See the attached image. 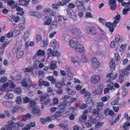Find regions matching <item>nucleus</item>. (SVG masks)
I'll return each mask as SVG.
<instances>
[{
  "instance_id": "nucleus-40",
  "label": "nucleus",
  "mask_w": 130,
  "mask_h": 130,
  "mask_svg": "<svg viewBox=\"0 0 130 130\" xmlns=\"http://www.w3.org/2000/svg\"><path fill=\"white\" fill-rule=\"evenodd\" d=\"M47 78L53 84L55 83L56 82V79H54L52 76H49L47 77Z\"/></svg>"
},
{
  "instance_id": "nucleus-33",
  "label": "nucleus",
  "mask_w": 130,
  "mask_h": 130,
  "mask_svg": "<svg viewBox=\"0 0 130 130\" xmlns=\"http://www.w3.org/2000/svg\"><path fill=\"white\" fill-rule=\"evenodd\" d=\"M66 90L68 93L70 95H74L76 93L75 91L73 89H70L69 88H67Z\"/></svg>"
},
{
  "instance_id": "nucleus-13",
  "label": "nucleus",
  "mask_w": 130,
  "mask_h": 130,
  "mask_svg": "<svg viewBox=\"0 0 130 130\" xmlns=\"http://www.w3.org/2000/svg\"><path fill=\"white\" fill-rule=\"evenodd\" d=\"M103 86L102 85H100L99 86L97 89L94 90L93 91L94 94H101L103 91Z\"/></svg>"
},
{
  "instance_id": "nucleus-46",
  "label": "nucleus",
  "mask_w": 130,
  "mask_h": 130,
  "mask_svg": "<svg viewBox=\"0 0 130 130\" xmlns=\"http://www.w3.org/2000/svg\"><path fill=\"white\" fill-rule=\"evenodd\" d=\"M85 17L87 18H90L93 17V15L91 12H87L85 14Z\"/></svg>"
},
{
  "instance_id": "nucleus-27",
  "label": "nucleus",
  "mask_w": 130,
  "mask_h": 130,
  "mask_svg": "<svg viewBox=\"0 0 130 130\" xmlns=\"http://www.w3.org/2000/svg\"><path fill=\"white\" fill-rule=\"evenodd\" d=\"M49 96L48 94L47 93L45 94H42L39 96V98L40 99V101H42L44 100L45 99L48 98Z\"/></svg>"
},
{
  "instance_id": "nucleus-4",
  "label": "nucleus",
  "mask_w": 130,
  "mask_h": 130,
  "mask_svg": "<svg viewBox=\"0 0 130 130\" xmlns=\"http://www.w3.org/2000/svg\"><path fill=\"white\" fill-rule=\"evenodd\" d=\"M8 123L6 125V128L7 130H12L13 129H17L15 124L12 121H8Z\"/></svg>"
},
{
  "instance_id": "nucleus-59",
  "label": "nucleus",
  "mask_w": 130,
  "mask_h": 130,
  "mask_svg": "<svg viewBox=\"0 0 130 130\" xmlns=\"http://www.w3.org/2000/svg\"><path fill=\"white\" fill-rule=\"evenodd\" d=\"M57 22L56 21H53L50 27L53 28L54 27H56L57 26Z\"/></svg>"
},
{
  "instance_id": "nucleus-64",
  "label": "nucleus",
  "mask_w": 130,
  "mask_h": 130,
  "mask_svg": "<svg viewBox=\"0 0 130 130\" xmlns=\"http://www.w3.org/2000/svg\"><path fill=\"white\" fill-rule=\"evenodd\" d=\"M125 45H122L120 47V51L121 52H123L125 51Z\"/></svg>"
},
{
  "instance_id": "nucleus-47",
  "label": "nucleus",
  "mask_w": 130,
  "mask_h": 130,
  "mask_svg": "<svg viewBox=\"0 0 130 130\" xmlns=\"http://www.w3.org/2000/svg\"><path fill=\"white\" fill-rule=\"evenodd\" d=\"M36 40L37 43L41 42L42 41V37L40 35H38L36 37Z\"/></svg>"
},
{
  "instance_id": "nucleus-39",
  "label": "nucleus",
  "mask_w": 130,
  "mask_h": 130,
  "mask_svg": "<svg viewBox=\"0 0 130 130\" xmlns=\"http://www.w3.org/2000/svg\"><path fill=\"white\" fill-rule=\"evenodd\" d=\"M61 3H62L60 1H59L58 2L57 4L56 3L53 4L52 6L54 8L57 9L58 8L60 5L61 6Z\"/></svg>"
},
{
  "instance_id": "nucleus-17",
  "label": "nucleus",
  "mask_w": 130,
  "mask_h": 130,
  "mask_svg": "<svg viewBox=\"0 0 130 130\" xmlns=\"http://www.w3.org/2000/svg\"><path fill=\"white\" fill-rule=\"evenodd\" d=\"M45 55V52L41 50H38L36 53L35 55L34 56V59L36 58L38 59L37 58L38 56H43Z\"/></svg>"
},
{
  "instance_id": "nucleus-35",
  "label": "nucleus",
  "mask_w": 130,
  "mask_h": 130,
  "mask_svg": "<svg viewBox=\"0 0 130 130\" xmlns=\"http://www.w3.org/2000/svg\"><path fill=\"white\" fill-rule=\"evenodd\" d=\"M22 46V43L21 42H18L17 43L15 47L18 50H20L21 49H23L24 50L23 48H21Z\"/></svg>"
},
{
  "instance_id": "nucleus-63",
  "label": "nucleus",
  "mask_w": 130,
  "mask_h": 130,
  "mask_svg": "<svg viewBox=\"0 0 130 130\" xmlns=\"http://www.w3.org/2000/svg\"><path fill=\"white\" fill-rule=\"evenodd\" d=\"M115 58L117 61L119 60L120 59V56L117 52L115 53Z\"/></svg>"
},
{
  "instance_id": "nucleus-41",
  "label": "nucleus",
  "mask_w": 130,
  "mask_h": 130,
  "mask_svg": "<svg viewBox=\"0 0 130 130\" xmlns=\"http://www.w3.org/2000/svg\"><path fill=\"white\" fill-rule=\"evenodd\" d=\"M23 101L24 103H27L29 102L31 99L27 97H23Z\"/></svg>"
},
{
  "instance_id": "nucleus-38",
  "label": "nucleus",
  "mask_w": 130,
  "mask_h": 130,
  "mask_svg": "<svg viewBox=\"0 0 130 130\" xmlns=\"http://www.w3.org/2000/svg\"><path fill=\"white\" fill-rule=\"evenodd\" d=\"M29 36V32L28 31H26L25 32L23 36L22 37L23 39L26 40L28 38Z\"/></svg>"
},
{
  "instance_id": "nucleus-58",
  "label": "nucleus",
  "mask_w": 130,
  "mask_h": 130,
  "mask_svg": "<svg viewBox=\"0 0 130 130\" xmlns=\"http://www.w3.org/2000/svg\"><path fill=\"white\" fill-rule=\"evenodd\" d=\"M110 97L109 96H104L102 98L101 100L103 102H105L109 99Z\"/></svg>"
},
{
  "instance_id": "nucleus-26",
  "label": "nucleus",
  "mask_w": 130,
  "mask_h": 130,
  "mask_svg": "<svg viewBox=\"0 0 130 130\" xmlns=\"http://www.w3.org/2000/svg\"><path fill=\"white\" fill-rule=\"evenodd\" d=\"M23 49H21L20 50H18L17 54V58H21L24 54Z\"/></svg>"
},
{
  "instance_id": "nucleus-22",
  "label": "nucleus",
  "mask_w": 130,
  "mask_h": 130,
  "mask_svg": "<svg viewBox=\"0 0 130 130\" xmlns=\"http://www.w3.org/2000/svg\"><path fill=\"white\" fill-rule=\"evenodd\" d=\"M66 102L65 101L60 103L58 107L59 109L60 110L64 109L66 106Z\"/></svg>"
},
{
  "instance_id": "nucleus-25",
  "label": "nucleus",
  "mask_w": 130,
  "mask_h": 130,
  "mask_svg": "<svg viewBox=\"0 0 130 130\" xmlns=\"http://www.w3.org/2000/svg\"><path fill=\"white\" fill-rule=\"evenodd\" d=\"M8 4L10 6L12 9H14L17 7V4L15 2L13 1H9L8 2Z\"/></svg>"
},
{
  "instance_id": "nucleus-54",
  "label": "nucleus",
  "mask_w": 130,
  "mask_h": 130,
  "mask_svg": "<svg viewBox=\"0 0 130 130\" xmlns=\"http://www.w3.org/2000/svg\"><path fill=\"white\" fill-rule=\"evenodd\" d=\"M124 76L123 75L120 74L119 76V82L121 83H122L124 81Z\"/></svg>"
},
{
  "instance_id": "nucleus-3",
  "label": "nucleus",
  "mask_w": 130,
  "mask_h": 130,
  "mask_svg": "<svg viewBox=\"0 0 130 130\" xmlns=\"http://www.w3.org/2000/svg\"><path fill=\"white\" fill-rule=\"evenodd\" d=\"M121 4L122 6H125L123 10V14L124 15H126L130 10L129 3L122 2V3Z\"/></svg>"
},
{
  "instance_id": "nucleus-20",
  "label": "nucleus",
  "mask_w": 130,
  "mask_h": 130,
  "mask_svg": "<svg viewBox=\"0 0 130 130\" xmlns=\"http://www.w3.org/2000/svg\"><path fill=\"white\" fill-rule=\"evenodd\" d=\"M31 111L34 114H37L38 116H40L41 114L40 109L38 108L33 107Z\"/></svg>"
},
{
  "instance_id": "nucleus-9",
  "label": "nucleus",
  "mask_w": 130,
  "mask_h": 130,
  "mask_svg": "<svg viewBox=\"0 0 130 130\" xmlns=\"http://www.w3.org/2000/svg\"><path fill=\"white\" fill-rule=\"evenodd\" d=\"M89 34L92 35H95L97 33L96 28L94 27L91 26L88 28Z\"/></svg>"
},
{
  "instance_id": "nucleus-1",
  "label": "nucleus",
  "mask_w": 130,
  "mask_h": 130,
  "mask_svg": "<svg viewBox=\"0 0 130 130\" xmlns=\"http://www.w3.org/2000/svg\"><path fill=\"white\" fill-rule=\"evenodd\" d=\"M118 74L117 73H113L111 72L107 74L106 75V77L107 78H110V79L107 80V83H112L111 82L112 80H114L117 77Z\"/></svg>"
},
{
  "instance_id": "nucleus-15",
  "label": "nucleus",
  "mask_w": 130,
  "mask_h": 130,
  "mask_svg": "<svg viewBox=\"0 0 130 130\" xmlns=\"http://www.w3.org/2000/svg\"><path fill=\"white\" fill-rule=\"evenodd\" d=\"M13 102L12 101H6L2 102L3 106L6 108H10L12 106Z\"/></svg>"
},
{
  "instance_id": "nucleus-11",
  "label": "nucleus",
  "mask_w": 130,
  "mask_h": 130,
  "mask_svg": "<svg viewBox=\"0 0 130 130\" xmlns=\"http://www.w3.org/2000/svg\"><path fill=\"white\" fill-rule=\"evenodd\" d=\"M52 46L53 47L55 50L58 49L59 47V43L55 39H52L50 42Z\"/></svg>"
},
{
  "instance_id": "nucleus-23",
  "label": "nucleus",
  "mask_w": 130,
  "mask_h": 130,
  "mask_svg": "<svg viewBox=\"0 0 130 130\" xmlns=\"http://www.w3.org/2000/svg\"><path fill=\"white\" fill-rule=\"evenodd\" d=\"M5 85H6L7 87L9 86L11 89L13 88L15 86V85L12 80L8 81L7 83H5Z\"/></svg>"
},
{
  "instance_id": "nucleus-42",
  "label": "nucleus",
  "mask_w": 130,
  "mask_h": 130,
  "mask_svg": "<svg viewBox=\"0 0 130 130\" xmlns=\"http://www.w3.org/2000/svg\"><path fill=\"white\" fill-rule=\"evenodd\" d=\"M121 73V74H123L125 75H126L128 73V71L126 69H124L123 70H121L119 71Z\"/></svg>"
},
{
  "instance_id": "nucleus-56",
  "label": "nucleus",
  "mask_w": 130,
  "mask_h": 130,
  "mask_svg": "<svg viewBox=\"0 0 130 130\" xmlns=\"http://www.w3.org/2000/svg\"><path fill=\"white\" fill-rule=\"evenodd\" d=\"M61 112L58 111L56 112L54 115V117L55 118H58L60 116Z\"/></svg>"
},
{
  "instance_id": "nucleus-2",
  "label": "nucleus",
  "mask_w": 130,
  "mask_h": 130,
  "mask_svg": "<svg viewBox=\"0 0 130 130\" xmlns=\"http://www.w3.org/2000/svg\"><path fill=\"white\" fill-rule=\"evenodd\" d=\"M113 83H108L107 84V88H105L104 89V94H106L108 93L110 90L112 92L114 91L115 90V88L114 86Z\"/></svg>"
},
{
  "instance_id": "nucleus-55",
  "label": "nucleus",
  "mask_w": 130,
  "mask_h": 130,
  "mask_svg": "<svg viewBox=\"0 0 130 130\" xmlns=\"http://www.w3.org/2000/svg\"><path fill=\"white\" fill-rule=\"evenodd\" d=\"M85 124L87 127H91V122L89 120L85 122Z\"/></svg>"
},
{
  "instance_id": "nucleus-36",
  "label": "nucleus",
  "mask_w": 130,
  "mask_h": 130,
  "mask_svg": "<svg viewBox=\"0 0 130 130\" xmlns=\"http://www.w3.org/2000/svg\"><path fill=\"white\" fill-rule=\"evenodd\" d=\"M29 80L30 83H29L28 84L26 81H23L22 83V86L24 87H27L28 85H31L32 84V82L30 80Z\"/></svg>"
},
{
  "instance_id": "nucleus-16",
  "label": "nucleus",
  "mask_w": 130,
  "mask_h": 130,
  "mask_svg": "<svg viewBox=\"0 0 130 130\" xmlns=\"http://www.w3.org/2000/svg\"><path fill=\"white\" fill-rule=\"evenodd\" d=\"M76 5L77 6L78 8L81 10H83L84 9V6L81 1L76 0L75 2Z\"/></svg>"
},
{
  "instance_id": "nucleus-10",
  "label": "nucleus",
  "mask_w": 130,
  "mask_h": 130,
  "mask_svg": "<svg viewBox=\"0 0 130 130\" xmlns=\"http://www.w3.org/2000/svg\"><path fill=\"white\" fill-rule=\"evenodd\" d=\"M74 109L75 108L73 107L67 108L62 113L65 116H68L73 112Z\"/></svg>"
},
{
  "instance_id": "nucleus-6",
  "label": "nucleus",
  "mask_w": 130,
  "mask_h": 130,
  "mask_svg": "<svg viewBox=\"0 0 130 130\" xmlns=\"http://www.w3.org/2000/svg\"><path fill=\"white\" fill-rule=\"evenodd\" d=\"M70 32L75 36H79L81 34V30L78 28L73 27L70 30Z\"/></svg>"
},
{
  "instance_id": "nucleus-49",
  "label": "nucleus",
  "mask_w": 130,
  "mask_h": 130,
  "mask_svg": "<svg viewBox=\"0 0 130 130\" xmlns=\"http://www.w3.org/2000/svg\"><path fill=\"white\" fill-rule=\"evenodd\" d=\"M40 61L38 60L36 61L33 65V67L37 69L38 68L39 64Z\"/></svg>"
},
{
  "instance_id": "nucleus-51",
  "label": "nucleus",
  "mask_w": 130,
  "mask_h": 130,
  "mask_svg": "<svg viewBox=\"0 0 130 130\" xmlns=\"http://www.w3.org/2000/svg\"><path fill=\"white\" fill-rule=\"evenodd\" d=\"M59 102V101L58 98L54 97L53 100V103L54 105L57 104Z\"/></svg>"
},
{
  "instance_id": "nucleus-29",
  "label": "nucleus",
  "mask_w": 130,
  "mask_h": 130,
  "mask_svg": "<svg viewBox=\"0 0 130 130\" xmlns=\"http://www.w3.org/2000/svg\"><path fill=\"white\" fill-rule=\"evenodd\" d=\"M106 26V27L109 28V29L110 31L111 32H113L114 30V28L112 27H113L112 26V24H111V23L110 22H107L105 24Z\"/></svg>"
},
{
  "instance_id": "nucleus-30",
  "label": "nucleus",
  "mask_w": 130,
  "mask_h": 130,
  "mask_svg": "<svg viewBox=\"0 0 130 130\" xmlns=\"http://www.w3.org/2000/svg\"><path fill=\"white\" fill-rule=\"evenodd\" d=\"M13 97V94L9 93H7L4 96V98L8 100L10 99H12Z\"/></svg>"
},
{
  "instance_id": "nucleus-44",
  "label": "nucleus",
  "mask_w": 130,
  "mask_h": 130,
  "mask_svg": "<svg viewBox=\"0 0 130 130\" xmlns=\"http://www.w3.org/2000/svg\"><path fill=\"white\" fill-rule=\"evenodd\" d=\"M14 91L16 93L18 94H20L22 92L21 89L20 87L15 88L14 89Z\"/></svg>"
},
{
  "instance_id": "nucleus-32",
  "label": "nucleus",
  "mask_w": 130,
  "mask_h": 130,
  "mask_svg": "<svg viewBox=\"0 0 130 130\" xmlns=\"http://www.w3.org/2000/svg\"><path fill=\"white\" fill-rule=\"evenodd\" d=\"M110 66V68H111V71L113 70L114 69L115 67V61L114 59L111 60L109 64Z\"/></svg>"
},
{
  "instance_id": "nucleus-24",
  "label": "nucleus",
  "mask_w": 130,
  "mask_h": 130,
  "mask_svg": "<svg viewBox=\"0 0 130 130\" xmlns=\"http://www.w3.org/2000/svg\"><path fill=\"white\" fill-rule=\"evenodd\" d=\"M40 121L43 124H45L47 122H49L51 121V119L49 117H47L46 119L41 118L40 119Z\"/></svg>"
},
{
  "instance_id": "nucleus-45",
  "label": "nucleus",
  "mask_w": 130,
  "mask_h": 130,
  "mask_svg": "<svg viewBox=\"0 0 130 130\" xmlns=\"http://www.w3.org/2000/svg\"><path fill=\"white\" fill-rule=\"evenodd\" d=\"M25 24L24 21L23 23H20L19 26L20 29L22 30L24 29L25 27Z\"/></svg>"
},
{
  "instance_id": "nucleus-60",
  "label": "nucleus",
  "mask_w": 130,
  "mask_h": 130,
  "mask_svg": "<svg viewBox=\"0 0 130 130\" xmlns=\"http://www.w3.org/2000/svg\"><path fill=\"white\" fill-rule=\"evenodd\" d=\"M13 36V33L12 31H10L7 34V36L8 38H12Z\"/></svg>"
},
{
  "instance_id": "nucleus-43",
  "label": "nucleus",
  "mask_w": 130,
  "mask_h": 130,
  "mask_svg": "<svg viewBox=\"0 0 130 130\" xmlns=\"http://www.w3.org/2000/svg\"><path fill=\"white\" fill-rule=\"evenodd\" d=\"M66 85V84L63 82L57 83L55 84V86L57 88H60L61 87V85Z\"/></svg>"
},
{
  "instance_id": "nucleus-34",
  "label": "nucleus",
  "mask_w": 130,
  "mask_h": 130,
  "mask_svg": "<svg viewBox=\"0 0 130 130\" xmlns=\"http://www.w3.org/2000/svg\"><path fill=\"white\" fill-rule=\"evenodd\" d=\"M86 103L87 104H89L91 105H93V103L92 101V99L90 97H88L87 98V100L86 101Z\"/></svg>"
},
{
  "instance_id": "nucleus-50",
  "label": "nucleus",
  "mask_w": 130,
  "mask_h": 130,
  "mask_svg": "<svg viewBox=\"0 0 130 130\" xmlns=\"http://www.w3.org/2000/svg\"><path fill=\"white\" fill-rule=\"evenodd\" d=\"M130 126V123L129 122H126L124 124L123 127L125 129L127 130Z\"/></svg>"
},
{
  "instance_id": "nucleus-12",
  "label": "nucleus",
  "mask_w": 130,
  "mask_h": 130,
  "mask_svg": "<svg viewBox=\"0 0 130 130\" xmlns=\"http://www.w3.org/2000/svg\"><path fill=\"white\" fill-rule=\"evenodd\" d=\"M92 63L93 67L94 68H98L99 66L100 63L98 61L96 57L93 58L92 60Z\"/></svg>"
},
{
  "instance_id": "nucleus-37",
  "label": "nucleus",
  "mask_w": 130,
  "mask_h": 130,
  "mask_svg": "<svg viewBox=\"0 0 130 130\" xmlns=\"http://www.w3.org/2000/svg\"><path fill=\"white\" fill-rule=\"evenodd\" d=\"M103 106L104 103L103 102H101L97 104V109L100 110H102Z\"/></svg>"
},
{
  "instance_id": "nucleus-18",
  "label": "nucleus",
  "mask_w": 130,
  "mask_h": 130,
  "mask_svg": "<svg viewBox=\"0 0 130 130\" xmlns=\"http://www.w3.org/2000/svg\"><path fill=\"white\" fill-rule=\"evenodd\" d=\"M79 58L77 56H75L72 59V61L74 64L76 66H77L79 64Z\"/></svg>"
},
{
  "instance_id": "nucleus-62",
  "label": "nucleus",
  "mask_w": 130,
  "mask_h": 130,
  "mask_svg": "<svg viewBox=\"0 0 130 130\" xmlns=\"http://www.w3.org/2000/svg\"><path fill=\"white\" fill-rule=\"evenodd\" d=\"M31 128V127L29 124H27L25 127L22 129V130H29Z\"/></svg>"
},
{
  "instance_id": "nucleus-61",
  "label": "nucleus",
  "mask_w": 130,
  "mask_h": 130,
  "mask_svg": "<svg viewBox=\"0 0 130 130\" xmlns=\"http://www.w3.org/2000/svg\"><path fill=\"white\" fill-rule=\"evenodd\" d=\"M21 102L22 99L21 97L20 96L17 97L16 100V102L17 104H19L21 103Z\"/></svg>"
},
{
  "instance_id": "nucleus-8",
  "label": "nucleus",
  "mask_w": 130,
  "mask_h": 130,
  "mask_svg": "<svg viewBox=\"0 0 130 130\" xmlns=\"http://www.w3.org/2000/svg\"><path fill=\"white\" fill-rule=\"evenodd\" d=\"M75 51L77 52L83 53L84 51V48L83 46L80 44H78L74 47Z\"/></svg>"
},
{
  "instance_id": "nucleus-19",
  "label": "nucleus",
  "mask_w": 130,
  "mask_h": 130,
  "mask_svg": "<svg viewBox=\"0 0 130 130\" xmlns=\"http://www.w3.org/2000/svg\"><path fill=\"white\" fill-rule=\"evenodd\" d=\"M68 14L71 18H74L76 17L75 12L70 9H68L67 10Z\"/></svg>"
},
{
  "instance_id": "nucleus-48",
  "label": "nucleus",
  "mask_w": 130,
  "mask_h": 130,
  "mask_svg": "<svg viewBox=\"0 0 130 130\" xmlns=\"http://www.w3.org/2000/svg\"><path fill=\"white\" fill-rule=\"evenodd\" d=\"M81 61L83 62H86L88 61V59L85 55H83L81 59Z\"/></svg>"
},
{
  "instance_id": "nucleus-14",
  "label": "nucleus",
  "mask_w": 130,
  "mask_h": 130,
  "mask_svg": "<svg viewBox=\"0 0 130 130\" xmlns=\"http://www.w3.org/2000/svg\"><path fill=\"white\" fill-rule=\"evenodd\" d=\"M121 17L119 15H117L114 18V21L112 23V26L113 27L116 26L117 24L119 23L120 21Z\"/></svg>"
},
{
  "instance_id": "nucleus-52",
  "label": "nucleus",
  "mask_w": 130,
  "mask_h": 130,
  "mask_svg": "<svg viewBox=\"0 0 130 130\" xmlns=\"http://www.w3.org/2000/svg\"><path fill=\"white\" fill-rule=\"evenodd\" d=\"M67 19H64L63 16L61 15L59 16L58 17V20L59 22H63L65 21L66 20H67Z\"/></svg>"
},
{
  "instance_id": "nucleus-53",
  "label": "nucleus",
  "mask_w": 130,
  "mask_h": 130,
  "mask_svg": "<svg viewBox=\"0 0 130 130\" xmlns=\"http://www.w3.org/2000/svg\"><path fill=\"white\" fill-rule=\"evenodd\" d=\"M104 123L102 122H98L96 125L95 126L96 128H99L102 127Z\"/></svg>"
},
{
  "instance_id": "nucleus-31",
  "label": "nucleus",
  "mask_w": 130,
  "mask_h": 130,
  "mask_svg": "<svg viewBox=\"0 0 130 130\" xmlns=\"http://www.w3.org/2000/svg\"><path fill=\"white\" fill-rule=\"evenodd\" d=\"M29 103V105L28 108L29 109H31L32 108L34 107L36 105V102L34 100H31Z\"/></svg>"
},
{
  "instance_id": "nucleus-28",
  "label": "nucleus",
  "mask_w": 130,
  "mask_h": 130,
  "mask_svg": "<svg viewBox=\"0 0 130 130\" xmlns=\"http://www.w3.org/2000/svg\"><path fill=\"white\" fill-rule=\"evenodd\" d=\"M44 18L46 19L44 23L45 24L47 25H50L52 22L51 19L50 17L47 16L45 17Z\"/></svg>"
},
{
  "instance_id": "nucleus-5",
  "label": "nucleus",
  "mask_w": 130,
  "mask_h": 130,
  "mask_svg": "<svg viewBox=\"0 0 130 130\" xmlns=\"http://www.w3.org/2000/svg\"><path fill=\"white\" fill-rule=\"evenodd\" d=\"M100 77L97 75H93L91 78V83L94 84H96L98 83L100 80Z\"/></svg>"
},
{
  "instance_id": "nucleus-21",
  "label": "nucleus",
  "mask_w": 130,
  "mask_h": 130,
  "mask_svg": "<svg viewBox=\"0 0 130 130\" xmlns=\"http://www.w3.org/2000/svg\"><path fill=\"white\" fill-rule=\"evenodd\" d=\"M57 62L55 61H52L50 63V69L55 70L57 68Z\"/></svg>"
},
{
  "instance_id": "nucleus-7",
  "label": "nucleus",
  "mask_w": 130,
  "mask_h": 130,
  "mask_svg": "<svg viewBox=\"0 0 130 130\" xmlns=\"http://www.w3.org/2000/svg\"><path fill=\"white\" fill-rule=\"evenodd\" d=\"M78 43V39L74 37L72 38L69 41L70 45L72 48H74Z\"/></svg>"
},
{
  "instance_id": "nucleus-57",
  "label": "nucleus",
  "mask_w": 130,
  "mask_h": 130,
  "mask_svg": "<svg viewBox=\"0 0 130 130\" xmlns=\"http://www.w3.org/2000/svg\"><path fill=\"white\" fill-rule=\"evenodd\" d=\"M23 117L27 119H29L30 118L32 117V115L31 114L27 113L26 115H24L23 116Z\"/></svg>"
}]
</instances>
